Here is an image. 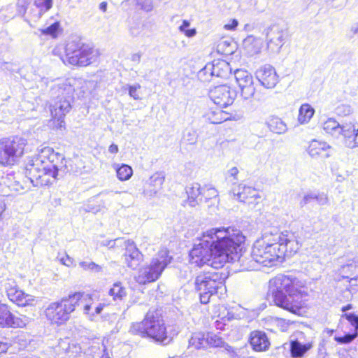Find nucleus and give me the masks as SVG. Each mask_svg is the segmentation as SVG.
I'll return each mask as SVG.
<instances>
[{"label": "nucleus", "mask_w": 358, "mask_h": 358, "mask_svg": "<svg viewBox=\"0 0 358 358\" xmlns=\"http://www.w3.org/2000/svg\"><path fill=\"white\" fill-rule=\"evenodd\" d=\"M245 236L234 228H215L203 233L199 243L190 251V261L197 266L209 265L222 268L229 261V255L242 250Z\"/></svg>", "instance_id": "1"}, {"label": "nucleus", "mask_w": 358, "mask_h": 358, "mask_svg": "<svg viewBox=\"0 0 358 358\" xmlns=\"http://www.w3.org/2000/svg\"><path fill=\"white\" fill-rule=\"evenodd\" d=\"M299 249V243L293 234L265 233L253 244L251 256L255 262L271 267L277 262H282L285 257H291Z\"/></svg>", "instance_id": "2"}, {"label": "nucleus", "mask_w": 358, "mask_h": 358, "mask_svg": "<svg viewBox=\"0 0 358 358\" xmlns=\"http://www.w3.org/2000/svg\"><path fill=\"white\" fill-rule=\"evenodd\" d=\"M66 168L63 155L55 152L50 147H45L28 160L25 174L34 186H44L55 182L59 171H64Z\"/></svg>", "instance_id": "3"}, {"label": "nucleus", "mask_w": 358, "mask_h": 358, "mask_svg": "<svg viewBox=\"0 0 358 358\" xmlns=\"http://www.w3.org/2000/svg\"><path fill=\"white\" fill-rule=\"evenodd\" d=\"M296 282V278L278 275L269 281L268 289L274 303L294 314H297L301 308Z\"/></svg>", "instance_id": "4"}, {"label": "nucleus", "mask_w": 358, "mask_h": 358, "mask_svg": "<svg viewBox=\"0 0 358 358\" xmlns=\"http://www.w3.org/2000/svg\"><path fill=\"white\" fill-rule=\"evenodd\" d=\"M132 334L150 338L155 343L166 345L171 343L176 335L167 331L161 315L156 310H150L141 322L133 323L129 329Z\"/></svg>", "instance_id": "5"}, {"label": "nucleus", "mask_w": 358, "mask_h": 358, "mask_svg": "<svg viewBox=\"0 0 358 358\" xmlns=\"http://www.w3.org/2000/svg\"><path fill=\"white\" fill-rule=\"evenodd\" d=\"M99 52L80 41H70L65 47L62 62L73 66H87L97 62Z\"/></svg>", "instance_id": "6"}, {"label": "nucleus", "mask_w": 358, "mask_h": 358, "mask_svg": "<svg viewBox=\"0 0 358 358\" xmlns=\"http://www.w3.org/2000/svg\"><path fill=\"white\" fill-rule=\"evenodd\" d=\"M80 294H71L60 301L49 304L45 310L48 320L52 324H62L69 320L71 314L79 306Z\"/></svg>", "instance_id": "7"}, {"label": "nucleus", "mask_w": 358, "mask_h": 358, "mask_svg": "<svg viewBox=\"0 0 358 358\" xmlns=\"http://www.w3.org/2000/svg\"><path fill=\"white\" fill-rule=\"evenodd\" d=\"M224 277L222 273L214 272L198 275L194 281L195 288L199 292L201 302L206 304L209 302L210 296L225 290Z\"/></svg>", "instance_id": "8"}, {"label": "nucleus", "mask_w": 358, "mask_h": 358, "mask_svg": "<svg viewBox=\"0 0 358 358\" xmlns=\"http://www.w3.org/2000/svg\"><path fill=\"white\" fill-rule=\"evenodd\" d=\"M170 262L171 258L169 257L166 251L159 252L149 264L139 268L135 277L136 282L145 285L156 281Z\"/></svg>", "instance_id": "9"}, {"label": "nucleus", "mask_w": 358, "mask_h": 358, "mask_svg": "<svg viewBox=\"0 0 358 358\" xmlns=\"http://www.w3.org/2000/svg\"><path fill=\"white\" fill-rule=\"evenodd\" d=\"M27 140L19 136L3 138L0 141V164L13 165L20 158L24 151Z\"/></svg>", "instance_id": "10"}, {"label": "nucleus", "mask_w": 358, "mask_h": 358, "mask_svg": "<svg viewBox=\"0 0 358 358\" xmlns=\"http://www.w3.org/2000/svg\"><path fill=\"white\" fill-rule=\"evenodd\" d=\"M236 96V91L226 85L216 86L209 91V97L220 108H226L231 105Z\"/></svg>", "instance_id": "11"}, {"label": "nucleus", "mask_w": 358, "mask_h": 358, "mask_svg": "<svg viewBox=\"0 0 358 358\" xmlns=\"http://www.w3.org/2000/svg\"><path fill=\"white\" fill-rule=\"evenodd\" d=\"M3 286L4 287L8 299L19 306H26L32 303L34 300V296L25 294L17 287L15 280L7 279Z\"/></svg>", "instance_id": "12"}, {"label": "nucleus", "mask_w": 358, "mask_h": 358, "mask_svg": "<svg viewBox=\"0 0 358 358\" xmlns=\"http://www.w3.org/2000/svg\"><path fill=\"white\" fill-rule=\"evenodd\" d=\"M234 76L238 87L241 90V96L244 99L252 98L255 93V87L252 75L247 71L237 69Z\"/></svg>", "instance_id": "13"}, {"label": "nucleus", "mask_w": 358, "mask_h": 358, "mask_svg": "<svg viewBox=\"0 0 358 358\" xmlns=\"http://www.w3.org/2000/svg\"><path fill=\"white\" fill-rule=\"evenodd\" d=\"M287 31L278 25L271 26L267 32V46L273 52H279L285 42Z\"/></svg>", "instance_id": "14"}, {"label": "nucleus", "mask_w": 358, "mask_h": 358, "mask_svg": "<svg viewBox=\"0 0 358 358\" xmlns=\"http://www.w3.org/2000/svg\"><path fill=\"white\" fill-rule=\"evenodd\" d=\"M232 192L236 200L248 204L257 203V200L260 199V195L257 189L243 183L234 187L232 189Z\"/></svg>", "instance_id": "15"}, {"label": "nucleus", "mask_w": 358, "mask_h": 358, "mask_svg": "<svg viewBox=\"0 0 358 358\" xmlns=\"http://www.w3.org/2000/svg\"><path fill=\"white\" fill-rule=\"evenodd\" d=\"M124 245L125 247V252L123 254L124 263L130 268H136L143 260V255L137 248L133 241H124Z\"/></svg>", "instance_id": "16"}, {"label": "nucleus", "mask_w": 358, "mask_h": 358, "mask_svg": "<svg viewBox=\"0 0 358 358\" xmlns=\"http://www.w3.org/2000/svg\"><path fill=\"white\" fill-rule=\"evenodd\" d=\"M255 75L261 85L266 88H273L278 82L275 69L269 64L261 66L257 70Z\"/></svg>", "instance_id": "17"}, {"label": "nucleus", "mask_w": 358, "mask_h": 358, "mask_svg": "<svg viewBox=\"0 0 358 358\" xmlns=\"http://www.w3.org/2000/svg\"><path fill=\"white\" fill-rule=\"evenodd\" d=\"M74 294H82V296L79 299V305L80 303L83 305V313L87 315L91 320H93L96 315H99L105 306V305L101 303L94 305L90 294L80 292H75Z\"/></svg>", "instance_id": "18"}, {"label": "nucleus", "mask_w": 358, "mask_h": 358, "mask_svg": "<svg viewBox=\"0 0 358 358\" xmlns=\"http://www.w3.org/2000/svg\"><path fill=\"white\" fill-rule=\"evenodd\" d=\"M308 152L312 158H329L334 149L327 143L317 140H313L308 148Z\"/></svg>", "instance_id": "19"}, {"label": "nucleus", "mask_w": 358, "mask_h": 358, "mask_svg": "<svg viewBox=\"0 0 358 358\" xmlns=\"http://www.w3.org/2000/svg\"><path fill=\"white\" fill-rule=\"evenodd\" d=\"M71 101L59 99L53 101L50 104V113L52 118L57 120L59 127H62L64 124L63 119L71 109Z\"/></svg>", "instance_id": "20"}, {"label": "nucleus", "mask_w": 358, "mask_h": 358, "mask_svg": "<svg viewBox=\"0 0 358 358\" xmlns=\"http://www.w3.org/2000/svg\"><path fill=\"white\" fill-rule=\"evenodd\" d=\"M73 92V87L67 82H62L55 85L50 90L53 101L62 99L72 101Z\"/></svg>", "instance_id": "21"}, {"label": "nucleus", "mask_w": 358, "mask_h": 358, "mask_svg": "<svg viewBox=\"0 0 358 358\" xmlns=\"http://www.w3.org/2000/svg\"><path fill=\"white\" fill-rule=\"evenodd\" d=\"M303 334L300 332L299 336L290 343L291 355L294 358L302 357L313 347L312 339L303 341Z\"/></svg>", "instance_id": "22"}, {"label": "nucleus", "mask_w": 358, "mask_h": 358, "mask_svg": "<svg viewBox=\"0 0 358 358\" xmlns=\"http://www.w3.org/2000/svg\"><path fill=\"white\" fill-rule=\"evenodd\" d=\"M349 124L341 125L336 120L329 118L323 123V129L336 138L343 140Z\"/></svg>", "instance_id": "23"}, {"label": "nucleus", "mask_w": 358, "mask_h": 358, "mask_svg": "<svg viewBox=\"0 0 358 358\" xmlns=\"http://www.w3.org/2000/svg\"><path fill=\"white\" fill-rule=\"evenodd\" d=\"M250 343L255 351L263 352L268 349L270 341L265 332L253 331L250 335Z\"/></svg>", "instance_id": "24"}, {"label": "nucleus", "mask_w": 358, "mask_h": 358, "mask_svg": "<svg viewBox=\"0 0 358 358\" xmlns=\"http://www.w3.org/2000/svg\"><path fill=\"white\" fill-rule=\"evenodd\" d=\"M206 69L211 71V77L227 78L230 72L229 63L224 60H215L212 64H207Z\"/></svg>", "instance_id": "25"}, {"label": "nucleus", "mask_w": 358, "mask_h": 358, "mask_svg": "<svg viewBox=\"0 0 358 358\" xmlns=\"http://www.w3.org/2000/svg\"><path fill=\"white\" fill-rule=\"evenodd\" d=\"M185 190L187 195V201L190 206L195 207L202 202V188L200 184L197 182L191 183L186 187Z\"/></svg>", "instance_id": "26"}, {"label": "nucleus", "mask_w": 358, "mask_h": 358, "mask_svg": "<svg viewBox=\"0 0 358 358\" xmlns=\"http://www.w3.org/2000/svg\"><path fill=\"white\" fill-rule=\"evenodd\" d=\"M266 324L268 331L276 333L287 331L291 323L285 319L271 317L266 320Z\"/></svg>", "instance_id": "27"}, {"label": "nucleus", "mask_w": 358, "mask_h": 358, "mask_svg": "<svg viewBox=\"0 0 358 358\" xmlns=\"http://www.w3.org/2000/svg\"><path fill=\"white\" fill-rule=\"evenodd\" d=\"M348 130L345 131V135L342 140L343 145L349 148H358V129H356L355 126L349 124Z\"/></svg>", "instance_id": "28"}, {"label": "nucleus", "mask_w": 358, "mask_h": 358, "mask_svg": "<svg viewBox=\"0 0 358 358\" xmlns=\"http://www.w3.org/2000/svg\"><path fill=\"white\" fill-rule=\"evenodd\" d=\"M29 322V318L23 315H16L10 312L6 327L23 328Z\"/></svg>", "instance_id": "29"}, {"label": "nucleus", "mask_w": 358, "mask_h": 358, "mask_svg": "<svg viewBox=\"0 0 358 358\" xmlns=\"http://www.w3.org/2000/svg\"><path fill=\"white\" fill-rule=\"evenodd\" d=\"M127 289L120 282H115L108 291V295L115 301H121L127 296Z\"/></svg>", "instance_id": "30"}, {"label": "nucleus", "mask_w": 358, "mask_h": 358, "mask_svg": "<svg viewBox=\"0 0 358 358\" xmlns=\"http://www.w3.org/2000/svg\"><path fill=\"white\" fill-rule=\"evenodd\" d=\"M339 271L343 278L350 280L351 278H355L358 273V264L357 262L352 260L347 264L342 266Z\"/></svg>", "instance_id": "31"}, {"label": "nucleus", "mask_w": 358, "mask_h": 358, "mask_svg": "<svg viewBox=\"0 0 358 358\" xmlns=\"http://www.w3.org/2000/svg\"><path fill=\"white\" fill-rule=\"evenodd\" d=\"M315 113L314 108L308 103L301 105L299 110L298 121L301 124L308 123Z\"/></svg>", "instance_id": "32"}, {"label": "nucleus", "mask_w": 358, "mask_h": 358, "mask_svg": "<svg viewBox=\"0 0 358 358\" xmlns=\"http://www.w3.org/2000/svg\"><path fill=\"white\" fill-rule=\"evenodd\" d=\"M189 344L195 349H201L207 347L206 334L201 332L193 334L189 341Z\"/></svg>", "instance_id": "33"}, {"label": "nucleus", "mask_w": 358, "mask_h": 358, "mask_svg": "<svg viewBox=\"0 0 358 358\" xmlns=\"http://www.w3.org/2000/svg\"><path fill=\"white\" fill-rule=\"evenodd\" d=\"M115 170L117 178L121 181L129 180L133 175V170L131 166L122 164L120 166L115 165Z\"/></svg>", "instance_id": "34"}, {"label": "nucleus", "mask_w": 358, "mask_h": 358, "mask_svg": "<svg viewBox=\"0 0 358 358\" xmlns=\"http://www.w3.org/2000/svg\"><path fill=\"white\" fill-rule=\"evenodd\" d=\"M206 341L207 346L209 345L214 348H224V345H228L220 336L214 333H208L206 334Z\"/></svg>", "instance_id": "35"}, {"label": "nucleus", "mask_w": 358, "mask_h": 358, "mask_svg": "<svg viewBox=\"0 0 358 358\" xmlns=\"http://www.w3.org/2000/svg\"><path fill=\"white\" fill-rule=\"evenodd\" d=\"M164 181V176L160 173H155L149 180V185L153 187L151 190L154 194H156L162 187Z\"/></svg>", "instance_id": "36"}, {"label": "nucleus", "mask_w": 358, "mask_h": 358, "mask_svg": "<svg viewBox=\"0 0 358 358\" xmlns=\"http://www.w3.org/2000/svg\"><path fill=\"white\" fill-rule=\"evenodd\" d=\"M268 126L271 131L276 134H282L287 130L286 124L278 117L271 119Z\"/></svg>", "instance_id": "37"}, {"label": "nucleus", "mask_w": 358, "mask_h": 358, "mask_svg": "<svg viewBox=\"0 0 358 358\" xmlns=\"http://www.w3.org/2000/svg\"><path fill=\"white\" fill-rule=\"evenodd\" d=\"M15 15H17V13L13 5H8L0 10V20L1 21H8Z\"/></svg>", "instance_id": "38"}, {"label": "nucleus", "mask_w": 358, "mask_h": 358, "mask_svg": "<svg viewBox=\"0 0 358 358\" xmlns=\"http://www.w3.org/2000/svg\"><path fill=\"white\" fill-rule=\"evenodd\" d=\"M189 25L190 22L188 20H185L182 21V24L178 27V29L187 37L192 38L196 34V29L195 28L189 29Z\"/></svg>", "instance_id": "39"}, {"label": "nucleus", "mask_w": 358, "mask_h": 358, "mask_svg": "<svg viewBox=\"0 0 358 358\" xmlns=\"http://www.w3.org/2000/svg\"><path fill=\"white\" fill-rule=\"evenodd\" d=\"M182 139L188 144H195L197 141V134L192 129H187L184 131Z\"/></svg>", "instance_id": "40"}, {"label": "nucleus", "mask_w": 358, "mask_h": 358, "mask_svg": "<svg viewBox=\"0 0 358 358\" xmlns=\"http://www.w3.org/2000/svg\"><path fill=\"white\" fill-rule=\"evenodd\" d=\"M10 310L8 307L3 303H0V327H6L8 318L10 316Z\"/></svg>", "instance_id": "41"}, {"label": "nucleus", "mask_w": 358, "mask_h": 358, "mask_svg": "<svg viewBox=\"0 0 358 358\" xmlns=\"http://www.w3.org/2000/svg\"><path fill=\"white\" fill-rule=\"evenodd\" d=\"M201 195L203 196V199H204L205 201L206 202L209 199L215 198L217 196V192L213 187L204 186L202 187Z\"/></svg>", "instance_id": "42"}, {"label": "nucleus", "mask_w": 358, "mask_h": 358, "mask_svg": "<svg viewBox=\"0 0 358 358\" xmlns=\"http://www.w3.org/2000/svg\"><path fill=\"white\" fill-rule=\"evenodd\" d=\"M125 90H128L129 96L135 100H140V94L138 90L141 89V85L136 83L133 85H127L123 87Z\"/></svg>", "instance_id": "43"}, {"label": "nucleus", "mask_w": 358, "mask_h": 358, "mask_svg": "<svg viewBox=\"0 0 358 358\" xmlns=\"http://www.w3.org/2000/svg\"><path fill=\"white\" fill-rule=\"evenodd\" d=\"M79 266L84 270H90L96 273H99L102 271L101 266L93 262H80L79 263Z\"/></svg>", "instance_id": "44"}, {"label": "nucleus", "mask_w": 358, "mask_h": 358, "mask_svg": "<svg viewBox=\"0 0 358 358\" xmlns=\"http://www.w3.org/2000/svg\"><path fill=\"white\" fill-rule=\"evenodd\" d=\"M224 350L227 352L230 358H245L241 349L234 348L228 344L224 345Z\"/></svg>", "instance_id": "45"}, {"label": "nucleus", "mask_w": 358, "mask_h": 358, "mask_svg": "<svg viewBox=\"0 0 358 358\" xmlns=\"http://www.w3.org/2000/svg\"><path fill=\"white\" fill-rule=\"evenodd\" d=\"M357 336V333L347 334L344 336H336L334 340L341 344H347L352 342Z\"/></svg>", "instance_id": "46"}, {"label": "nucleus", "mask_w": 358, "mask_h": 358, "mask_svg": "<svg viewBox=\"0 0 358 358\" xmlns=\"http://www.w3.org/2000/svg\"><path fill=\"white\" fill-rule=\"evenodd\" d=\"M29 3L28 0H17L15 10L17 15H24L27 11Z\"/></svg>", "instance_id": "47"}, {"label": "nucleus", "mask_w": 358, "mask_h": 358, "mask_svg": "<svg viewBox=\"0 0 358 358\" xmlns=\"http://www.w3.org/2000/svg\"><path fill=\"white\" fill-rule=\"evenodd\" d=\"M35 4L40 8L41 12H45L52 8V0H37Z\"/></svg>", "instance_id": "48"}, {"label": "nucleus", "mask_w": 358, "mask_h": 358, "mask_svg": "<svg viewBox=\"0 0 358 358\" xmlns=\"http://www.w3.org/2000/svg\"><path fill=\"white\" fill-rule=\"evenodd\" d=\"M59 28V22H55L47 28L41 29L42 34L55 37Z\"/></svg>", "instance_id": "49"}, {"label": "nucleus", "mask_w": 358, "mask_h": 358, "mask_svg": "<svg viewBox=\"0 0 358 358\" xmlns=\"http://www.w3.org/2000/svg\"><path fill=\"white\" fill-rule=\"evenodd\" d=\"M352 113V108L347 104H341L336 108V113L338 115L347 116Z\"/></svg>", "instance_id": "50"}, {"label": "nucleus", "mask_w": 358, "mask_h": 358, "mask_svg": "<svg viewBox=\"0 0 358 358\" xmlns=\"http://www.w3.org/2000/svg\"><path fill=\"white\" fill-rule=\"evenodd\" d=\"M234 318V315L229 313H227V317H222V321H220V320H217L215 322V327L217 329H224V326L226 325L225 324V321H229L230 320L233 319Z\"/></svg>", "instance_id": "51"}, {"label": "nucleus", "mask_w": 358, "mask_h": 358, "mask_svg": "<svg viewBox=\"0 0 358 358\" xmlns=\"http://www.w3.org/2000/svg\"><path fill=\"white\" fill-rule=\"evenodd\" d=\"M315 193L314 192H310L304 195L301 201H300L299 204L301 207H303L304 206L307 205L308 203H310L313 201H315Z\"/></svg>", "instance_id": "52"}, {"label": "nucleus", "mask_w": 358, "mask_h": 358, "mask_svg": "<svg viewBox=\"0 0 358 358\" xmlns=\"http://www.w3.org/2000/svg\"><path fill=\"white\" fill-rule=\"evenodd\" d=\"M344 317L350 322L352 326H353L357 331L358 329V316L353 314H345Z\"/></svg>", "instance_id": "53"}, {"label": "nucleus", "mask_w": 358, "mask_h": 358, "mask_svg": "<svg viewBox=\"0 0 358 358\" xmlns=\"http://www.w3.org/2000/svg\"><path fill=\"white\" fill-rule=\"evenodd\" d=\"M315 201H317V203L320 206H324L328 203V197L327 194L322 193V194H316L315 193Z\"/></svg>", "instance_id": "54"}, {"label": "nucleus", "mask_w": 358, "mask_h": 358, "mask_svg": "<svg viewBox=\"0 0 358 358\" xmlns=\"http://www.w3.org/2000/svg\"><path fill=\"white\" fill-rule=\"evenodd\" d=\"M221 115V112H211L207 115L208 119L213 124H217L222 122V118L217 117Z\"/></svg>", "instance_id": "55"}, {"label": "nucleus", "mask_w": 358, "mask_h": 358, "mask_svg": "<svg viewBox=\"0 0 358 358\" xmlns=\"http://www.w3.org/2000/svg\"><path fill=\"white\" fill-rule=\"evenodd\" d=\"M238 24V20L236 19H232L227 24H224V29L229 31H234Z\"/></svg>", "instance_id": "56"}, {"label": "nucleus", "mask_w": 358, "mask_h": 358, "mask_svg": "<svg viewBox=\"0 0 358 358\" xmlns=\"http://www.w3.org/2000/svg\"><path fill=\"white\" fill-rule=\"evenodd\" d=\"M59 261L62 264L66 266H71L73 265V259L67 255L59 258Z\"/></svg>", "instance_id": "57"}, {"label": "nucleus", "mask_w": 358, "mask_h": 358, "mask_svg": "<svg viewBox=\"0 0 358 358\" xmlns=\"http://www.w3.org/2000/svg\"><path fill=\"white\" fill-rule=\"evenodd\" d=\"M120 241H122L121 238H117L115 240L104 241L102 242L101 244L104 246L108 247L109 248H113L115 247L116 242H120Z\"/></svg>", "instance_id": "58"}, {"label": "nucleus", "mask_w": 358, "mask_h": 358, "mask_svg": "<svg viewBox=\"0 0 358 358\" xmlns=\"http://www.w3.org/2000/svg\"><path fill=\"white\" fill-rule=\"evenodd\" d=\"M339 358H352V355L349 353V350L342 349L338 352Z\"/></svg>", "instance_id": "59"}, {"label": "nucleus", "mask_w": 358, "mask_h": 358, "mask_svg": "<svg viewBox=\"0 0 358 358\" xmlns=\"http://www.w3.org/2000/svg\"><path fill=\"white\" fill-rule=\"evenodd\" d=\"M141 59V53L137 52L134 53L131 55V61L134 62L139 63Z\"/></svg>", "instance_id": "60"}, {"label": "nucleus", "mask_w": 358, "mask_h": 358, "mask_svg": "<svg viewBox=\"0 0 358 358\" xmlns=\"http://www.w3.org/2000/svg\"><path fill=\"white\" fill-rule=\"evenodd\" d=\"M119 151L118 146L116 144H111L108 148V152L111 154H116Z\"/></svg>", "instance_id": "61"}, {"label": "nucleus", "mask_w": 358, "mask_h": 358, "mask_svg": "<svg viewBox=\"0 0 358 358\" xmlns=\"http://www.w3.org/2000/svg\"><path fill=\"white\" fill-rule=\"evenodd\" d=\"M238 169L236 167H233L229 170V176L233 177L234 179H236V176L238 174Z\"/></svg>", "instance_id": "62"}, {"label": "nucleus", "mask_w": 358, "mask_h": 358, "mask_svg": "<svg viewBox=\"0 0 358 358\" xmlns=\"http://www.w3.org/2000/svg\"><path fill=\"white\" fill-rule=\"evenodd\" d=\"M62 48H60V47H55L53 50H52V53L54 55H57V56H59L60 58H65V56L64 57H62Z\"/></svg>", "instance_id": "63"}, {"label": "nucleus", "mask_w": 358, "mask_h": 358, "mask_svg": "<svg viewBox=\"0 0 358 358\" xmlns=\"http://www.w3.org/2000/svg\"><path fill=\"white\" fill-rule=\"evenodd\" d=\"M211 71H207V70L206 69V66H205L203 69H202L199 71V76L200 77H202L203 76H207V75H209V76H210V77H211Z\"/></svg>", "instance_id": "64"}]
</instances>
